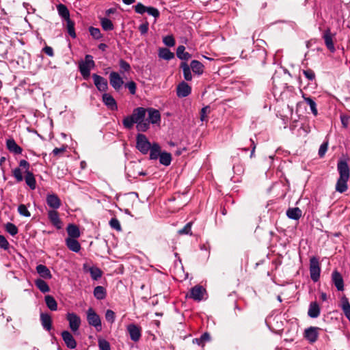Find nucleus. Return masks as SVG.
<instances>
[{
    "label": "nucleus",
    "instance_id": "1",
    "mask_svg": "<svg viewBox=\"0 0 350 350\" xmlns=\"http://www.w3.org/2000/svg\"><path fill=\"white\" fill-rule=\"evenodd\" d=\"M339 178L336 184V191L342 193L348 189V180L350 177V168L345 160H339L337 163Z\"/></svg>",
    "mask_w": 350,
    "mask_h": 350
},
{
    "label": "nucleus",
    "instance_id": "2",
    "mask_svg": "<svg viewBox=\"0 0 350 350\" xmlns=\"http://www.w3.org/2000/svg\"><path fill=\"white\" fill-rule=\"evenodd\" d=\"M146 112V109L144 107L135 108L131 115L128 116L123 119L122 124L124 127L127 129L133 128L134 124H137L145 118Z\"/></svg>",
    "mask_w": 350,
    "mask_h": 350
},
{
    "label": "nucleus",
    "instance_id": "3",
    "mask_svg": "<svg viewBox=\"0 0 350 350\" xmlns=\"http://www.w3.org/2000/svg\"><path fill=\"white\" fill-rule=\"evenodd\" d=\"M19 166L25 170V180L27 186L32 190L36 187V180L32 172L29 170L30 164L26 160L22 159L19 161Z\"/></svg>",
    "mask_w": 350,
    "mask_h": 350
},
{
    "label": "nucleus",
    "instance_id": "4",
    "mask_svg": "<svg viewBox=\"0 0 350 350\" xmlns=\"http://www.w3.org/2000/svg\"><path fill=\"white\" fill-rule=\"evenodd\" d=\"M86 318L88 324L94 327L97 332L102 330L100 317L92 308H89L86 311Z\"/></svg>",
    "mask_w": 350,
    "mask_h": 350
},
{
    "label": "nucleus",
    "instance_id": "5",
    "mask_svg": "<svg viewBox=\"0 0 350 350\" xmlns=\"http://www.w3.org/2000/svg\"><path fill=\"white\" fill-rule=\"evenodd\" d=\"M95 66L93 57L90 55H86L85 61L79 64V71L85 79H88L90 75V70Z\"/></svg>",
    "mask_w": 350,
    "mask_h": 350
},
{
    "label": "nucleus",
    "instance_id": "6",
    "mask_svg": "<svg viewBox=\"0 0 350 350\" xmlns=\"http://www.w3.org/2000/svg\"><path fill=\"white\" fill-rule=\"evenodd\" d=\"M147 137L142 133H138L136 136V148L143 154H146L150 148L151 145Z\"/></svg>",
    "mask_w": 350,
    "mask_h": 350
},
{
    "label": "nucleus",
    "instance_id": "7",
    "mask_svg": "<svg viewBox=\"0 0 350 350\" xmlns=\"http://www.w3.org/2000/svg\"><path fill=\"white\" fill-rule=\"evenodd\" d=\"M135 12L139 14H144L147 12L149 15L157 18L160 16L159 10L152 6H146L142 3H137L133 6Z\"/></svg>",
    "mask_w": 350,
    "mask_h": 350
},
{
    "label": "nucleus",
    "instance_id": "8",
    "mask_svg": "<svg viewBox=\"0 0 350 350\" xmlns=\"http://www.w3.org/2000/svg\"><path fill=\"white\" fill-rule=\"evenodd\" d=\"M321 268L319 259L316 257H312L310 259V278L314 282L320 278Z\"/></svg>",
    "mask_w": 350,
    "mask_h": 350
},
{
    "label": "nucleus",
    "instance_id": "9",
    "mask_svg": "<svg viewBox=\"0 0 350 350\" xmlns=\"http://www.w3.org/2000/svg\"><path fill=\"white\" fill-rule=\"evenodd\" d=\"M66 320L69 323V327L74 333L78 331L81 325V318L74 312H68L66 314Z\"/></svg>",
    "mask_w": 350,
    "mask_h": 350
},
{
    "label": "nucleus",
    "instance_id": "10",
    "mask_svg": "<svg viewBox=\"0 0 350 350\" xmlns=\"http://www.w3.org/2000/svg\"><path fill=\"white\" fill-rule=\"evenodd\" d=\"M335 36V33H332L331 32L330 28H327L322 34V38L324 40L325 44L326 47L331 51L332 53L335 52L336 49L334 46V44L333 42V39Z\"/></svg>",
    "mask_w": 350,
    "mask_h": 350
},
{
    "label": "nucleus",
    "instance_id": "11",
    "mask_svg": "<svg viewBox=\"0 0 350 350\" xmlns=\"http://www.w3.org/2000/svg\"><path fill=\"white\" fill-rule=\"evenodd\" d=\"M320 329L318 327H310L305 329L304 336L310 343L313 344L319 338V331Z\"/></svg>",
    "mask_w": 350,
    "mask_h": 350
},
{
    "label": "nucleus",
    "instance_id": "12",
    "mask_svg": "<svg viewBox=\"0 0 350 350\" xmlns=\"http://www.w3.org/2000/svg\"><path fill=\"white\" fill-rule=\"evenodd\" d=\"M109 82L110 85L116 91H118L124 84V81L120 75L116 72H111L109 74Z\"/></svg>",
    "mask_w": 350,
    "mask_h": 350
},
{
    "label": "nucleus",
    "instance_id": "13",
    "mask_svg": "<svg viewBox=\"0 0 350 350\" xmlns=\"http://www.w3.org/2000/svg\"><path fill=\"white\" fill-rule=\"evenodd\" d=\"M127 331L129 334L131 339L133 342H137L139 340L142 336V329L140 327L135 324H129L127 326Z\"/></svg>",
    "mask_w": 350,
    "mask_h": 350
},
{
    "label": "nucleus",
    "instance_id": "14",
    "mask_svg": "<svg viewBox=\"0 0 350 350\" xmlns=\"http://www.w3.org/2000/svg\"><path fill=\"white\" fill-rule=\"evenodd\" d=\"M92 78L98 91L105 92L108 89V83L106 79L97 74H93Z\"/></svg>",
    "mask_w": 350,
    "mask_h": 350
},
{
    "label": "nucleus",
    "instance_id": "15",
    "mask_svg": "<svg viewBox=\"0 0 350 350\" xmlns=\"http://www.w3.org/2000/svg\"><path fill=\"white\" fill-rule=\"evenodd\" d=\"M46 202L47 205L53 208V210L58 209L62 205L61 200L55 193L48 194L46 198Z\"/></svg>",
    "mask_w": 350,
    "mask_h": 350
},
{
    "label": "nucleus",
    "instance_id": "16",
    "mask_svg": "<svg viewBox=\"0 0 350 350\" xmlns=\"http://www.w3.org/2000/svg\"><path fill=\"white\" fill-rule=\"evenodd\" d=\"M48 218L51 223L57 228H62V222L59 218V213L57 210L48 211Z\"/></svg>",
    "mask_w": 350,
    "mask_h": 350
},
{
    "label": "nucleus",
    "instance_id": "17",
    "mask_svg": "<svg viewBox=\"0 0 350 350\" xmlns=\"http://www.w3.org/2000/svg\"><path fill=\"white\" fill-rule=\"evenodd\" d=\"M61 335L64 343L66 344L68 348L71 349L76 348L77 342L70 332H69L67 330H65L62 332Z\"/></svg>",
    "mask_w": 350,
    "mask_h": 350
},
{
    "label": "nucleus",
    "instance_id": "18",
    "mask_svg": "<svg viewBox=\"0 0 350 350\" xmlns=\"http://www.w3.org/2000/svg\"><path fill=\"white\" fill-rule=\"evenodd\" d=\"M191 88L185 81L180 82L176 88V94L179 98H183L191 94Z\"/></svg>",
    "mask_w": 350,
    "mask_h": 350
},
{
    "label": "nucleus",
    "instance_id": "19",
    "mask_svg": "<svg viewBox=\"0 0 350 350\" xmlns=\"http://www.w3.org/2000/svg\"><path fill=\"white\" fill-rule=\"evenodd\" d=\"M103 103L111 110L116 111L118 109V105L116 100L113 97L108 94L104 93L102 96Z\"/></svg>",
    "mask_w": 350,
    "mask_h": 350
},
{
    "label": "nucleus",
    "instance_id": "20",
    "mask_svg": "<svg viewBox=\"0 0 350 350\" xmlns=\"http://www.w3.org/2000/svg\"><path fill=\"white\" fill-rule=\"evenodd\" d=\"M205 289L202 286L196 285L191 289L189 297L194 300L201 301Z\"/></svg>",
    "mask_w": 350,
    "mask_h": 350
},
{
    "label": "nucleus",
    "instance_id": "21",
    "mask_svg": "<svg viewBox=\"0 0 350 350\" xmlns=\"http://www.w3.org/2000/svg\"><path fill=\"white\" fill-rule=\"evenodd\" d=\"M6 148L12 153L20 154L23 152V148L19 146L13 138L6 139Z\"/></svg>",
    "mask_w": 350,
    "mask_h": 350
},
{
    "label": "nucleus",
    "instance_id": "22",
    "mask_svg": "<svg viewBox=\"0 0 350 350\" xmlns=\"http://www.w3.org/2000/svg\"><path fill=\"white\" fill-rule=\"evenodd\" d=\"M332 280L338 291H342L344 290L343 278L339 272L337 271H334L332 274Z\"/></svg>",
    "mask_w": 350,
    "mask_h": 350
},
{
    "label": "nucleus",
    "instance_id": "23",
    "mask_svg": "<svg viewBox=\"0 0 350 350\" xmlns=\"http://www.w3.org/2000/svg\"><path fill=\"white\" fill-rule=\"evenodd\" d=\"M148 113V117L147 118V121L149 123L157 124L161 120V115L159 111L157 109L153 108H148L146 109Z\"/></svg>",
    "mask_w": 350,
    "mask_h": 350
},
{
    "label": "nucleus",
    "instance_id": "24",
    "mask_svg": "<svg viewBox=\"0 0 350 350\" xmlns=\"http://www.w3.org/2000/svg\"><path fill=\"white\" fill-rule=\"evenodd\" d=\"M65 241L70 251L77 253L81 250V245L77 239L66 238Z\"/></svg>",
    "mask_w": 350,
    "mask_h": 350
},
{
    "label": "nucleus",
    "instance_id": "25",
    "mask_svg": "<svg viewBox=\"0 0 350 350\" xmlns=\"http://www.w3.org/2000/svg\"><path fill=\"white\" fill-rule=\"evenodd\" d=\"M321 309L316 301L311 302L309 305L308 315L312 319L317 318L320 315Z\"/></svg>",
    "mask_w": 350,
    "mask_h": 350
},
{
    "label": "nucleus",
    "instance_id": "26",
    "mask_svg": "<svg viewBox=\"0 0 350 350\" xmlns=\"http://www.w3.org/2000/svg\"><path fill=\"white\" fill-rule=\"evenodd\" d=\"M40 321L43 328L47 331L52 329V319L51 317L47 313L40 314Z\"/></svg>",
    "mask_w": 350,
    "mask_h": 350
},
{
    "label": "nucleus",
    "instance_id": "27",
    "mask_svg": "<svg viewBox=\"0 0 350 350\" xmlns=\"http://www.w3.org/2000/svg\"><path fill=\"white\" fill-rule=\"evenodd\" d=\"M286 214L289 219L298 220L302 215V211L298 207L289 208L287 209Z\"/></svg>",
    "mask_w": 350,
    "mask_h": 350
},
{
    "label": "nucleus",
    "instance_id": "28",
    "mask_svg": "<svg viewBox=\"0 0 350 350\" xmlns=\"http://www.w3.org/2000/svg\"><path fill=\"white\" fill-rule=\"evenodd\" d=\"M68 238L77 239L80 237V230L77 226L70 224L66 228Z\"/></svg>",
    "mask_w": 350,
    "mask_h": 350
},
{
    "label": "nucleus",
    "instance_id": "29",
    "mask_svg": "<svg viewBox=\"0 0 350 350\" xmlns=\"http://www.w3.org/2000/svg\"><path fill=\"white\" fill-rule=\"evenodd\" d=\"M36 271L42 278L51 279L52 278L50 270L44 265H37Z\"/></svg>",
    "mask_w": 350,
    "mask_h": 350
},
{
    "label": "nucleus",
    "instance_id": "30",
    "mask_svg": "<svg viewBox=\"0 0 350 350\" xmlns=\"http://www.w3.org/2000/svg\"><path fill=\"white\" fill-rule=\"evenodd\" d=\"M150 159L156 160L159 158L161 152V146L157 143H153L150 149Z\"/></svg>",
    "mask_w": 350,
    "mask_h": 350
},
{
    "label": "nucleus",
    "instance_id": "31",
    "mask_svg": "<svg viewBox=\"0 0 350 350\" xmlns=\"http://www.w3.org/2000/svg\"><path fill=\"white\" fill-rule=\"evenodd\" d=\"M189 67L192 71L198 75H201L204 72V65L198 60H192Z\"/></svg>",
    "mask_w": 350,
    "mask_h": 350
},
{
    "label": "nucleus",
    "instance_id": "32",
    "mask_svg": "<svg viewBox=\"0 0 350 350\" xmlns=\"http://www.w3.org/2000/svg\"><path fill=\"white\" fill-rule=\"evenodd\" d=\"M340 306L344 314L350 321V303L346 297H342Z\"/></svg>",
    "mask_w": 350,
    "mask_h": 350
},
{
    "label": "nucleus",
    "instance_id": "33",
    "mask_svg": "<svg viewBox=\"0 0 350 350\" xmlns=\"http://www.w3.org/2000/svg\"><path fill=\"white\" fill-rule=\"evenodd\" d=\"M158 55L160 58L165 60H170L174 57V53L171 52L167 48H160Z\"/></svg>",
    "mask_w": 350,
    "mask_h": 350
},
{
    "label": "nucleus",
    "instance_id": "34",
    "mask_svg": "<svg viewBox=\"0 0 350 350\" xmlns=\"http://www.w3.org/2000/svg\"><path fill=\"white\" fill-rule=\"evenodd\" d=\"M57 10L59 15L62 18H64L66 21L70 19L69 10L65 5L62 4V3L57 5Z\"/></svg>",
    "mask_w": 350,
    "mask_h": 350
},
{
    "label": "nucleus",
    "instance_id": "35",
    "mask_svg": "<svg viewBox=\"0 0 350 350\" xmlns=\"http://www.w3.org/2000/svg\"><path fill=\"white\" fill-rule=\"evenodd\" d=\"M176 56L180 59L187 61L191 57V54L185 51V47L183 45H180L177 48Z\"/></svg>",
    "mask_w": 350,
    "mask_h": 350
},
{
    "label": "nucleus",
    "instance_id": "36",
    "mask_svg": "<svg viewBox=\"0 0 350 350\" xmlns=\"http://www.w3.org/2000/svg\"><path fill=\"white\" fill-rule=\"evenodd\" d=\"M211 340V337L208 333L205 332L201 335L200 338L193 339V343L201 346L203 349L206 342H208Z\"/></svg>",
    "mask_w": 350,
    "mask_h": 350
},
{
    "label": "nucleus",
    "instance_id": "37",
    "mask_svg": "<svg viewBox=\"0 0 350 350\" xmlns=\"http://www.w3.org/2000/svg\"><path fill=\"white\" fill-rule=\"evenodd\" d=\"M46 306L52 311L57 310V304L55 298L51 295H46L44 298Z\"/></svg>",
    "mask_w": 350,
    "mask_h": 350
},
{
    "label": "nucleus",
    "instance_id": "38",
    "mask_svg": "<svg viewBox=\"0 0 350 350\" xmlns=\"http://www.w3.org/2000/svg\"><path fill=\"white\" fill-rule=\"evenodd\" d=\"M180 68L183 70V76L186 81H191L192 79V75L191 72V68L186 62H182L180 64Z\"/></svg>",
    "mask_w": 350,
    "mask_h": 350
},
{
    "label": "nucleus",
    "instance_id": "39",
    "mask_svg": "<svg viewBox=\"0 0 350 350\" xmlns=\"http://www.w3.org/2000/svg\"><path fill=\"white\" fill-rule=\"evenodd\" d=\"M303 98L305 103L309 105L312 114L317 116L318 114V111L315 101L310 97H306L305 96H303Z\"/></svg>",
    "mask_w": 350,
    "mask_h": 350
},
{
    "label": "nucleus",
    "instance_id": "40",
    "mask_svg": "<svg viewBox=\"0 0 350 350\" xmlns=\"http://www.w3.org/2000/svg\"><path fill=\"white\" fill-rule=\"evenodd\" d=\"M159 159L161 164L165 166H168L170 165L172 161V155L169 152H161Z\"/></svg>",
    "mask_w": 350,
    "mask_h": 350
},
{
    "label": "nucleus",
    "instance_id": "41",
    "mask_svg": "<svg viewBox=\"0 0 350 350\" xmlns=\"http://www.w3.org/2000/svg\"><path fill=\"white\" fill-rule=\"evenodd\" d=\"M35 284L36 287L42 293H47L50 291L49 285L42 279L36 280Z\"/></svg>",
    "mask_w": 350,
    "mask_h": 350
},
{
    "label": "nucleus",
    "instance_id": "42",
    "mask_svg": "<svg viewBox=\"0 0 350 350\" xmlns=\"http://www.w3.org/2000/svg\"><path fill=\"white\" fill-rule=\"evenodd\" d=\"M94 297L99 300L103 299L106 297V291L104 287L98 286L94 289Z\"/></svg>",
    "mask_w": 350,
    "mask_h": 350
},
{
    "label": "nucleus",
    "instance_id": "43",
    "mask_svg": "<svg viewBox=\"0 0 350 350\" xmlns=\"http://www.w3.org/2000/svg\"><path fill=\"white\" fill-rule=\"evenodd\" d=\"M100 24L105 31H111L114 28L113 23L107 18H101Z\"/></svg>",
    "mask_w": 350,
    "mask_h": 350
},
{
    "label": "nucleus",
    "instance_id": "44",
    "mask_svg": "<svg viewBox=\"0 0 350 350\" xmlns=\"http://www.w3.org/2000/svg\"><path fill=\"white\" fill-rule=\"evenodd\" d=\"M89 271H90L91 278L94 280H97L102 276V271L98 267H92L89 269Z\"/></svg>",
    "mask_w": 350,
    "mask_h": 350
},
{
    "label": "nucleus",
    "instance_id": "45",
    "mask_svg": "<svg viewBox=\"0 0 350 350\" xmlns=\"http://www.w3.org/2000/svg\"><path fill=\"white\" fill-rule=\"evenodd\" d=\"M22 169L23 168L19 166L18 167L14 168L12 170V175L14 177V178L16 179V181L17 183L22 182L24 179V177L23 176V173H22Z\"/></svg>",
    "mask_w": 350,
    "mask_h": 350
},
{
    "label": "nucleus",
    "instance_id": "46",
    "mask_svg": "<svg viewBox=\"0 0 350 350\" xmlns=\"http://www.w3.org/2000/svg\"><path fill=\"white\" fill-rule=\"evenodd\" d=\"M66 21V26L68 34L72 38H76V33L75 30V23L71 20L68 19Z\"/></svg>",
    "mask_w": 350,
    "mask_h": 350
},
{
    "label": "nucleus",
    "instance_id": "47",
    "mask_svg": "<svg viewBox=\"0 0 350 350\" xmlns=\"http://www.w3.org/2000/svg\"><path fill=\"white\" fill-rule=\"evenodd\" d=\"M98 345L100 350H111L109 342L104 338H98Z\"/></svg>",
    "mask_w": 350,
    "mask_h": 350
},
{
    "label": "nucleus",
    "instance_id": "48",
    "mask_svg": "<svg viewBox=\"0 0 350 350\" xmlns=\"http://www.w3.org/2000/svg\"><path fill=\"white\" fill-rule=\"evenodd\" d=\"M136 128L138 131L145 132L149 129V122L144 119L137 124Z\"/></svg>",
    "mask_w": 350,
    "mask_h": 350
},
{
    "label": "nucleus",
    "instance_id": "49",
    "mask_svg": "<svg viewBox=\"0 0 350 350\" xmlns=\"http://www.w3.org/2000/svg\"><path fill=\"white\" fill-rule=\"evenodd\" d=\"M89 31L92 38L96 40H99L102 38V33L98 28L90 27Z\"/></svg>",
    "mask_w": 350,
    "mask_h": 350
},
{
    "label": "nucleus",
    "instance_id": "50",
    "mask_svg": "<svg viewBox=\"0 0 350 350\" xmlns=\"http://www.w3.org/2000/svg\"><path fill=\"white\" fill-rule=\"evenodd\" d=\"M5 230L12 236H14L18 233L17 227L12 223L8 222L5 226Z\"/></svg>",
    "mask_w": 350,
    "mask_h": 350
},
{
    "label": "nucleus",
    "instance_id": "51",
    "mask_svg": "<svg viewBox=\"0 0 350 350\" xmlns=\"http://www.w3.org/2000/svg\"><path fill=\"white\" fill-rule=\"evenodd\" d=\"M109 226L111 228L116 230L117 231H121L122 228L120 221L116 217H113L109 221Z\"/></svg>",
    "mask_w": 350,
    "mask_h": 350
},
{
    "label": "nucleus",
    "instance_id": "52",
    "mask_svg": "<svg viewBox=\"0 0 350 350\" xmlns=\"http://www.w3.org/2000/svg\"><path fill=\"white\" fill-rule=\"evenodd\" d=\"M192 222L187 223L182 229L178 230L179 234H192L191 232Z\"/></svg>",
    "mask_w": 350,
    "mask_h": 350
},
{
    "label": "nucleus",
    "instance_id": "53",
    "mask_svg": "<svg viewBox=\"0 0 350 350\" xmlns=\"http://www.w3.org/2000/svg\"><path fill=\"white\" fill-rule=\"evenodd\" d=\"M163 42L167 46H174L175 45V40L172 35L166 36L163 38Z\"/></svg>",
    "mask_w": 350,
    "mask_h": 350
},
{
    "label": "nucleus",
    "instance_id": "54",
    "mask_svg": "<svg viewBox=\"0 0 350 350\" xmlns=\"http://www.w3.org/2000/svg\"><path fill=\"white\" fill-rule=\"evenodd\" d=\"M105 319L111 324L113 323L116 319V314L111 310H107L105 312Z\"/></svg>",
    "mask_w": 350,
    "mask_h": 350
},
{
    "label": "nucleus",
    "instance_id": "55",
    "mask_svg": "<svg viewBox=\"0 0 350 350\" xmlns=\"http://www.w3.org/2000/svg\"><path fill=\"white\" fill-rule=\"evenodd\" d=\"M18 211L21 215L24 217H29L31 216L30 212L25 204H20L18 207Z\"/></svg>",
    "mask_w": 350,
    "mask_h": 350
},
{
    "label": "nucleus",
    "instance_id": "56",
    "mask_svg": "<svg viewBox=\"0 0 350 350\" xmlns=\"http://www.w3.org/2000/svg\"><path fill=\"white\" fill-rule=\"evenodd\" d=\"M303 74L308 81H313L315 79L316 75L312 69L304 70Z\"/></svg>",
    "mask_w": 350,
    "mask_h": 350
},
{
    "label": "nucleus",
    "instance_id": "57",
    "mask_svg": "<svg viewBox=\"0 0 350 350\" xmlns=\"http://www.w3.org/2000/svg\"><path fill=\"white\" fill-rule=\"evenodd\" d=\"M327 148H328V142L326 141V142H324L320 146L319 149V156L320 158H323L327 150Z\"/></svg>",
    "mask_w": 350,
    "mask_h": 350
},
{
    "label": "nucleus",
    "instance_id": "58",
    "mask_svg": "<svg viewBox=\"0 0 350 350\" xmlns=\"http://www.w3.org/2000/svg\"><path fill=\"white\" fill-rule=\"evenodd\" d=\"M279 79H280V77L277 75H274L273 77H272V80H273V83L274 85V86L275 88H283V89H285L286 88V83H283V84H279Z\"/></svg>",
    "mask_w": 350,
    "mask_h": 350
},
{
    "label": "nucleus",
    "instance_id": "59",
    "mask_svg": "<svg viewBox=\"0 0 350 350\" xmlns=\"http://www.w3.org/2000/svg\"><path fill=\"white\" fill-rule=\"evenodd\" d=\"M131 94H135L136 92V83L134 81H130L125 84Z\"/></svg>",
    "mask_w": 350,
    "mask_h": 350
},
{
    "label": "nucleus",
    "instance_id": "60",
    "mask_svg": "<svg viewBox=\"0 0 350 350\" xmlns=\"http://www.w3.org/2000/svg\"><path fill=\"white\" fill-rule=\"evenodd\" d=\"M119 64H120V67L122 70H124L125 72H129L131 70L130 64L128 62H126L125 60L120 59Z\"/></svg>",
    "mask_w": 350,
    "mask_h": 350
},
{
    "label": "nucleus",
    "instance_id": "61",
    "mask_svg": "<svg viewBox=\"0 0 350 350\" xmlns=\"http://www.w3.org/2000/svg\"><path fill=\"white\" fill-rule=\"evenodd\" d=\"M148 27H149V24L147 21H146L145 23L141 24L138 29H139V31H140L141 34L142 35H144L146 34L148 31Z\"/></svg>",
    "mask_w": 350,
    "mask_h": 350
},
{
    "label": "nucleus",
    "instance_id": "62",
    "mask_svg": "<svg viewBox=\"0 0 350 350\" xmlns=\"http://www.w3.org/2000/svg\"><path fill=\"white\" fill-rule=\"evenodd\" d=\"M209 111V107L208 106L203 107L200 111V120L202 122L206 121L207 118V113Z\"/></svg>",
    "mask_w": 350,
    "mask_h": 350
},
{
    "label": "nucleus",
    "instance_id": "63",
    "mask_svg": "<svg viewBox=\"0 0 350 350\" xmlns=\"http://www.w3.org/2000/svg\"><path fill=\"white\" fill-rule=\"evenodd\" d=\"M9 246V243L4 236L0 234V247L4 250H7Z\"/></svg>",
    "mask_w": 350,
    "mask_h": 350
},
{
    "label": "nucleus",
    "instance_id": "64",
    "mask_svg": "<svg viewBox=\"0 0 350 350\" xmlns=\"http://www.w3.org/2000/svg\"><path fill=\"white\" fill-rule=\"evenodd\" d=\"M42 51L49 57H53L54 53L52 47L46 46L43 48Z\"/></svg>",
    "mask_w": 350,
    "mask_h": 350
}]
</instances>
